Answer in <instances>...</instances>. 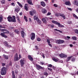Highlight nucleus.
<instances>
[{
  "instance_id": "37998d69",
  "label": "nucleus",
  "mask_w": 78,
  "mask_h": 78,
  "mask_svg": "<svg viewBox=\"0 0 78 78\" xmlns=\"http://www.w3.org/2000/svg\"><path fill=\"white\" fill-rule=\"evenodd\" d=\"M37 41H38V42H40L41 41V38L39 37H38L37 38Z\"/></svg>"
},
{
  "instance_id": "a211bd4d",
  "label": "nucleus",
  "mask_w": 78,
  "mask_h": 78,
  "mask_svg": "<svg viewBox=\"0 0 78 78\" xmlns=\"http://www.w3.org/2000/svg\"><path fill=\"white\" fill-rule=\"evenodd\" d=\"M41 6H43V7H44V6H45L46 5V4L44 2H41Z\"/></svg>"
},
{
  "instance_id": "4c0bfd02",
  "label": "nucleus",
  "mask_w": 78,
  "mask_h": 78,
  "mask_svg": "<svg viewBox=\"0 0 78 78\" xmlns=\"http://www.w3.org/2000/svg\"><path fill=\"white\" fill-rule=\"evenodd\" d=\"M24 19H25L26 22H28V20L27 19V17L26 16H24Z\"/></svg>"
},
{
  "instance_id": "f257e3e1",
  "label": "nucleus",
  "mask_w": 78,
  "mask_h": 78,
  "mask_svg": "<svg viewBox=\"0 0 78 78\" xmlns=\"http://www.w3.org/2000/svg\"><path fill=\"white\" fill-rule=\"evenodd\" d=\"M7 19L8 21L9 22H16V16H13L12 17L10 15L9 16L7 17Z\"/></svg>"
},
{
  "instance_id": "864d4df0",
  "label": "nucleus",
  "mask_w": 78,
  "mask_h": 78,
  "mask_svg": "<svg viewBox=\"0 0 78 78\" xmlns=\"http://www.w3.org/2000/svg\"><path fill=\"white\" fill-rule=\"evenodd\" d=\"M40 64H41V65H44V62H41L40 63Z\"/></svg>"
},
{
  "instance_id": "de8ad7c7",
  "label": "nucleus",
  "mask_w": 78,
  "mask_h": 78,
  "mask_svg": "<svg viewBox=\"0 0 78 78\" xmlns=\"http://www.w3.org/2000/svg\"><path fill=\"white\" fill-rule=\"evenodd\" d=\"M1 2L2 4H4L5 3V0H2L1 1Z\"/></svg>"
},
{
  "instance_id": "ddd939ff",
  "label": "nucleus",
  "mask_w": 78,
  "mask_h": 78,
  "mask_svg": "<svg viewBox=\"0 0 78 78\" xmlns=\"http://www.w3.org/2000/svg\"><path fill=\"white\" fill-rule=\"evenodd\" d=\"M65 4L66 5H68V6H71V4H70V1H69L65 2Z\"/></svg>"
},
{
  "instance_id": "20e7f679",
  "label": "nucleus",
  "mask_w": 78,
  "mask_h": 78,
  "mask_svg": "<svg viewBox=\"0 0 78 78\" xmlns=\"http://www.w3.org/2000/svg\"><path fill=\"white\" fill-rule=\"evenodd\" d=\"M34 20H36L38 24H40L42 23L41 21L38 18V16H34Z\"/></svg>"
},
{
  "instance_id": "72a5a7b5",
  "label": "nucleus",
  "mask_w": 78,
  "mask_h": 78,
  "mask_svg": "<svg viewBox=\"0 0 78 78\" xmlns=\"http://www.w3.org/2000/svg\"><path fill=\"white\" fill-rule=\"evenodd\" d=\"M74 5H76L78 6V2L76 1H75L74 2Z\"/></svg>"
},
{
  "instance_id": "f3484780",
  "label": "nucleus",
  "mask_w": 78,
  "mask_h": 78,
  "mask_svg": "<svg viewBox=\"0 0 78 78\" xmlns=\"http://www.w3.org/2000/svg\"><path fill=\"white\" fill-rule=\"evenodd\" d=\"M27 2L29 5H33V4H32V1H31V0H27Z\"/></svg>"
},
{
  "instance_id": "5fc2aeb1",
  "label": "nucleus",
  "mask_w": 78,
  "mask_h": 78,
  "mask_svg": "<svg viewBox=\"0 0 78 78\" xmlns=\"http://www.w3.org/2000/svg\"><path fill=\"white\" fill-rule=\"evenodd\" d=\"M60 72L62 74H63V73H64V70H62L60 71Z\"/></svg>"
},
{
  "instance_id": "3c124183",
  "label": "nucleus",
  "mask_w": 78,
  "mask_h": 78,
  "mask_svg": "<svg viewBox=\"0 0 78 78\" xmlns=\"http://www.w3.org/2000/svg\"><path fill=\"white\" fill-rule=\"evenodd\" d=\"M48 67H51V68L52 67V65H51V64L48 65Z\"/></svg>"
},
{
  "instance_id": "4d7b16f0",
  "label": "nucleus",
  "mask_w": 78,
  "mask_h": 78,
  "mask_svg": "<svg viewBox=\"0 0 78 78\" xmlns=\"http://www.w3.org/2000/svg\"><path fill=\"white\" fill-rule=\"evenodd\" d=\"M12 6H15V4L14 3L12 2L11 3Z\"/></svg>"
},
{
  "instance_id": "a18cd8bd",
  "label": "nucleus",
  "mask_w": 78,
  "mask_h": 78,
  "mask_svg": "<svg viewBox=\"0 0 78 78\" xmlns=\"http://www.w3.org/2000/svg\"><path fill=\"white\" fill-rule=\"evenodd\" d=\"M67 23H68V24H69V25H71V24H72V21H68L67 22Z\"/></svg>"
},
{
  "instance_id": "393cba45",
  "label": "nucleus",
  "mask_w": 78,
  "mask_h": 78,
  "mask_svg": "<svg viewBox=\"0 0 78 78\" xmlns=\"http://www.w3.org/2000/svg\"><path fill=\"white\" fill-rule=\"evenodd\" d=\"M3 44L5 45V47H6L7 46H8V42L5 41L3 42Z\"/></svg>"
},
{
  "instance_id": "338daca9",
  "label": "nucleus",
  "mask_w": 78,
  "mask_h": 78,
  "mask_svg": "<svg viewBox=\"0 0 78 78\" xmlns=\"http://www.w3.org/2000/svg\"><path fill=\"white\" fill-rule=\"evenodd\" d=\"M9 66H12V62H10L9 63Z\"/></svg>"
},
{
  "instance_id": "7ed1b4c3",
  "label": "nucleus",
  "mask_w": 78,
  "mask_h": 78,
  "mask_svg": "<svg viewBox=\"0 0 78 78\" xmlns=\"http://www.w3.org/2000/svg\"><path fill=\"white\" fill-rule=\"evenodd\" d=\"M6 69L5 67H3L1 70V73L2 75H6Z\"/></svg>"
},
{
  "instance_id": "39448f33",
  "label": "nucleus",
  "mask_w": 78,
  "mask_h": 78,
  "mask_svg": "<svg viewBox=\"0 0 78 78\" xmlns=\"http://www.w3.org/2000/svg\"><path fill=\"white\" fill-rule=\"evenodd\" d=\"M26 62V60H25V58H23V59H21L20 60V64L21 65V67H23V65L25 64V62Z\"/></svg>"
},
{
  "instance_id": "2eb2a0df",
  "label": "nucleus",
  "mask_w": 78,
  "mask_h": 78,
  "mask_svg": "<svg viewBox=\"0 0 78 78\" xmlns=\"http://www.w3.org/2000/svg\"><path fill=\"white\" fill-rule=\"evenodd\" d=\"M4 34H5L3 33H1L0 34L1 36L3 37H5V38H7V36L5 35Z\"/></svg>"
},
{
  "instance_id": "c756f323",
  "label": "nucleus",
  "mask_w": 78,
  "mask_h": 78,
  "mask_svg": "<svg viewBox=\"0 0 78 78\" xmlns=\"http://www.w3.org/2000/svg\"><path fill=\"white\" fill-rule=\"evenodd\" d=\"M3 21V16L2 15H0V22H2Z\"/></svg>"
},
{
  "instance_id": "ea45409f",
  "label": "nucleus",
  "mask_w": 78,
  "mask_h": 78,
  "mask_svg": "<svg viewBox=\"0 0 78 78\" xmlns=\"http://www.w3.org/2000/svg\"><path fill=\"white\" fill-rule=\"evenodd\" d=\"M71 60L72 61H73V62H75V57H73Z\"/></svg>"
},
{
  "instance_id": "c03bdc74",
  "label": "nucleus",
  "mask_w": 78,
  "mask_h": 78,
  "mask_svg": "<svg viewBox=\"0 0 78 78\" xmlns=\"http://www.w3.org/2000/svg\"><path fill=\"white\" fill-rule=\"evenodd\" d=\"M3 33L4 34H9V31L8 30H7V31L5 32H3Z\"/></svg>"
},
{
  "instance_id": "c9c22d12",
  "label": "nucleus",
  "mask_w": 78,
  "mask_h": 78,
  "mask_svg": "<svg viewBox=\"0 0 78 78\" xmlns=\"http://www.w3.org/2000/svg\"><path fill=\"white\" fill-rule=\"evenodd\" d=\"M17 3L18 4V5L20 6V7H21V8H22L23 7V6H22V5L19 2H17Z\"/></svg>"
},
{
  "instance_id": "473e14b6",
  "label": "nucleus",
  "mask_w": 78,
  "mask_h": 78,
  "mask_svg": "<svg viewBox=\"0 0 78 78\" xmlns=\"http://www.w3.org/2000/svg\"><path fill=\"white\" fill-rule=\"evenodd\" d=\"M73 16L74 17H75V18H76L77 19H78V17L75 14H73Z\"/></svg>"
},
{
  "instance_id": "69168bd1",
  "label": "nucleus",
  "mask_w": 78,
  "mask_h": 78,
  "mask_svg": "<svg viewBox=\"0 0 78 78\" xmlns=\"http://www.w3.org/2000/svg\"><path fill=\"white\" fill-rule=\"evenodd\" d=\"M35 48L36 49H37V50L39 48H38V47H37V45L35 46Z\"/></svg>"
},
{
  "instance_id": "5701e85b",
  "label": "nucleus",
  "mask_w": 78,
  "mask_h": 78,
  "mask_svg": "<svg viewBox=\"0 0 78 78\" xmlns=\"http://www.w3.org/2000/svg\"><path fill=\"white\" fill-rule=\"evenodd\" d=\"M19 11H20V9H19V8L18 7H16L15 8V11L16 12H18Z\"/></svg>"
},
{
  "instance_id": "8fccbe9b",
  "label": "nucleus",
  "mask_w": 78,
  "mask_h": 78,
  "mask_svg": "<svg viewBox=\"0 0 78 78\" xmlns=\"http://www.w3.org/2000/svg\"><path fill=\"white\" fill-rule=\"evenodd\" d=\"M7 31V30L6 29H3L1 30L2 32H3V31Z\"/></svg>"
},
{
  "instance_id": "4be33fe9",
  "label": "nucleus",
  "mask_w": 78,
  "mask_h": 78,
  "mask_svg": "<svg viewBox=\"0 0 78 78\" xmlns=\"http://www.w3.org/2000/svg\"><path fill=\"white\" fill-rule=\"evenodd\" d=\"M50 41H53V39H52V38H51L50 39H48L47 40V42L48 44H50Z\"/></svg>"
},
{
  "instance_id": "f8f14e48",
  "label": "nucleus",
  "mask_w": 78,
  "mask_h": 78,
  "mask_svg": "<svg viewBox=\"0 0 78 78\" xmlns=\"http://www.w3.org/2000/svg\"><path fill=\"white\" fill-rule=\"evenodd\" d=\"M21 36L23 38L25 37V36H26V34L23 31H21Z\"/></svg>"
},
{
  "instance_id": "6ab92c4d",
  "label": "nucleus",
  "mask_w": 78,
  "mask_h": 78,
  "mask_svg": "<svg viewBox=\"0 0 78 78\" xmlns=\"http://www.w3.org/2000/svg\"><path fill=\"white\" fill-rule=\"evenodd\" d=\"M42 12L43 14H45L47 12V10L46 9H43L42 10Z\"/></svg>"
},
{
  "instance_id": "423d86ee",
  "label": "nucleus",
  "mask_w": 78,
  "mask_h": 78,
  "mask_svg": "<svg viewBox=\"0 0 78 78\" xmlns=\"http://www.w3.org/2000/svg\"><path fill=\"white\" fill-rule=\"evenodd\" d=\"M35 34L32 33L30 34V39L31 40H34L35 39Z\"/></svg>"
},
{
  "instance_id": "a19ab883",
  "label": "nucleus",
  "mask_w": 78,
  "mask_h": 78,
  "mask_svg": "<svg viewBox=\"0 0 78 78\" xmlns=\"http://www.w3.org/2000/svg\"><path fill=\"white\" fill-rule=\"evenodd\" d=\"M53 60V61H55V62H57L58 61V60L55 58H52Z\"/></svg>"
},
{
  "instance_id": "e2e57ef3",
  "label": "nucleus",
  "mask_w": 78,
  "mask_h": 78,
  "mask_svg": "<svg viewBox=\"0 0 78 78\" xmlns=\"http://www.w3.org/2000/svg\"><path fill=\"white\" fill-rule=\"evenodd\" d=\"M6 65V64L5 63H3L2 64V66H5Z\"/></svg>"
},
{
  "instance_id": "412c9836",
  "label": "nucleus",
  "mask_w": 78,
  "mask_h": 78,
  "mask_svg": "<svg viewBox=\"0 0 78 78\" xmlns=\"http://www.w3.org/2000/svg\"><path fill=\"white\" fill-rule=\"evenodd\" d=\"M72 58V56H70L69 57H68L67 59H66V61L67 62V63H68V61H70V60L71 58Z\"/></svg>"
},
{
  "instance_id": "6e6d98bb",
  "label": "nucleus",
  "mask_w": 78,
  "mask_h": 78,
  "mask_svg": "<svg viewBox=\"0 0 78 78\" xmlns=\"http://www.w3.org/2000/svg\"><path fill=\"white\" fill-rule=\"evenodd\" d=\"M54 6L55 7V8H57V7H58V5H57V4H54Z\"/></svg>"
},
{
  "instance_id": "b1692460",
  "label": "nucleus",
  "mask_w": 78,
  "mask_h": 78,
  "mask_svg": "<svg viewBox=\"0 0 78 78\" xmlns=\"http://www.w3.org/2000/svg\"><path fill=\"white\" fill-rule=\"evenodd\" d=\"M62 13H55V16L57 17H59V16H61Z\"/></svg>"
},
{
  "instance_id": "6e6552de",
  "label": "nucleus",
  "mask_w": 78,
  "mask_h": 78,
  "mask_svg": "<svg viewBox=\"0 0 78 78\" xmlns=\"http://www.w3.org/2000/svg\"><path fill=\"white\" fill-rule=\"evenodd\" d=\"M56 42L57 44H62L64 42V40H58L56 41Z\"/></svg>"
},
{
  "instance_id": "1a4fd4ad",
  "label": "nucleus",
  "mask_w": 78,
  "mask_h": 78,
  "mask_svg": "<svg viewBox=\"0 0 78 78\" xmlns=\"http://www.w3.org/2000/svg\"><path fill=\"white\" fill-rule=\"evenodd\" d=\"M36 11L35 10H33V11H30V16H33L34 14L36 13Z\"/></svg>"
},
{
  "instance_id": "4468645a",
  "label": "nucleus",
  "mask_w": 78,
  "mask_h": 78,
  "mask_svg": "<svg viewBox=\"0 0 78 78\" xmlns=\"http://www.w3.org/2000/svg\"><path fill=\"white\" fill-rule=\"evenodd\" d=\"M28 59L31 61H33V58L31 57V55H29L28 56Z\"/></svg>"
},
{
  "instance_id": "603ef678",
  "label": "nucleus",
  "mask_w": 78,
  "mask_h": 78,
  "mask_svg": "<svg viewBox=\"0 0 78 78\" xmlns=\"http://www.w3.org/2000/svg\"><path fill=\"white\" fill-rule=\"evenodd\" d=\"M51 12H48L47 13V16H50V15H51Z\"/></svg>"
},
{
  "instance_id": "9b49d317",
  "label": "nucleus",
  "mask_w": 78,
  "mask_h": 78,
  "mask_svg": "<svg viewBox=\"0 0 78 78\" xmlns=\"http://www.w3.org/2000/svg\"><path fill=\"white\" fill-rule=\"evenodd\" d=\"M59 56L61 58H67V55H66L64 54H62L59 55Z\"/></svg>"
},
{
  "instance_id": "7c9ffc66",
  "label": "nucleus",
  "mask_w": 78,
  "mask_h": 78,
  "mask_svg": "<svg viewBox=\"0 0 78 78\" xmlns=\"http://www.w3.org/2000/svg\"><path fill=\"white\" fill-rule=\"evenodd\" d=\"M60 16H61V17H62L64 19H66V16H65L64 15V14H61V15H60Z\"/></svg>"
},
{
  "instance_id": "09e8293b",
  "label": "nucleus",
  "mask_w": 78,
  "mask_h": 78,
  "mask_svg": "<svg viewBox=\"0 0 78 78\" xmlns=\"http://www.w3.org/2000/svg\"><path fill=\"white\" fill-rule=\"evenodd\" d=\"M6 47H7L9 48H11V47L12 46H11V45H8V44L7 45V46H6Z\"/></svg>"
},
{
  "instance_id": "bb28decb",
  "label": "nucleus",
  "mask_w": 78,
  "mask_h": 78,
  "mask_svg": "<svg viewBox=\"0 0 78 78\" xmlns=\"http://www.w3.org/2000/svg\"><path fill=\"white\" fill-rule=\"evenodd\" d=\"M16 19H17L18 22L20 23V18L19 16H17L16 17Z\"/></svg>"
},
{
  "instance_id": "774afa93",
  "label": "nucleus",
  "mask_w": 78,
  "mask_h": 78,
  "mask_svg": "<svg viewBox=\"0 0 78 78\" xmlns=\"http://www.w3.org/2000/svg\"><path fill=\"white\" fill-rule=\"evenodd\" d=\"M41 37H44V34H42L40 35Z\"/></svg>"
},
{
  "instance_id": "c85d7f7f",
  "label": "nucleus",
  "mask_w": 78,
  "mask_h": 78,
  "mask_svg": "<svg viewBox=\"0 0 78 78\" xmlns=\"http://www.w3.org/2000/svg\"><path fill=\"white\" fill-rule=\"evenodd\" d=\"M42 21L45 23H47V21H46V19L44 18H43L42 19Z\"/></svg>"
},
{
  "instance_id": "a878e982",
  "label": "nucleus",
  "mask_w": 78,
  "mask_h": 78,
  "mask_svg": "<svg viewBox=\"0 0 78 78\" xmlns=\"http://www.w3.org/2000/svg\"><path fill=\"white\" fill-rule=\"evenodd\" d=\"M12 78H16L15 77V74H14V71H12Z\"/></svg>"
},
{
  "instance_id": "0eeeda50",
  "label": "nucleus",
  "mask_w": 78,
  "mask_h": 78,
  "mask_svg": "<svg viewBox=\"0 0 78 78\" xmlns=\"http://www.w3.org/2000/svg\"><path fill=\"white\" fill-rule=\"evenodd\" d=\"M19 60V57H18V55L16 53L15 55L14 61H17Z\"/></svg>"
},
{
  "instance_id": "aec40b11",
  "label": "nucleus",
  "mask_w": 78,
  "mask_h": 78,
  "mask_svg": "<svg viewBox=\"0 0 78 78\" xmlns=\"http://www.w3.org/2000/svg\"><path fill=\"white\" fill-rule=\"evenodd\" d=\"M25 9L26 11H28V4H26L24 5Z\"/></svg>"
},
{
  "instance_id": "bf43d9fd",
  "label": "nucleus",
  "mask_w": 78,
  "mask_h": 78,
  "mask_svg": "<svg viewBox=\"0 0 78 78\" xmlns=\"http://www.w3.org/2000/svg\"><path fill=\"white\" fill-rule=\"evenodd\" d=\"M59 62H61V63H62L63 62V61L62 60H60L59 61Z\"/></svg>"
},
{
  "instance_id": "052dcab7",
  "label": "nucleus",
  "mask_w": 78,
  "mask_h": 78,
  "mask_svg": "<svg viewBox=\"0 0 78 78\" xmlns=\"http://www.w3.org/2000/svg\"><path fill=\"white\" fill-rule=\"evenodd\" d=\"M48 69L49 70H50V71H51H51H52V69H51V68H48Z\"/></svg>"
},
{
  "instance_id": "2f4dec72",
  "label": "nucleus",
  "mask_w": 78,
  "mask_h": 78,
  "mask_svg": "<svg viewBox=\"0 0 78 78\" xmlns=\"http://www.w3.org/2000/svg\"><path fill=\"white\" fill-rule=\"evenodd\" d=\"M72 39L73 40H74V41H76L77 40V37H76L74 36V37H72Z\"/></svg>"
},
{
  "instance_id": "e433bc0d",
  "label": "nucleus",
  "mask_w": 78,
  "mask_h": 78,
  "mask_svg": "<svg viewBox=\"0 0 78 78\" xmlns=\"http://www.w3.org/2000/svg\"><path fill=\"white\" fill-rule=\"evenodd\" d=\"M1 50H2V51L3 52V53H7V52L5 51V50L3 48H1Z\"/></svg>"
},
{
  "instance_id": "680f3d73",
  "label": "nucleus",
  "mask_w": 78,
  "mask_h": 78,
  "mask_svg": "<svg viewBox=\"0 0 78 78\" xmlns=\"http://www.w3.org/2000/svg\"><path fill=\"white\" fill-rule=\"evenodd\" d=\"M47 54H48V51H46L45 54L46 55V56H47Z\"/></svg>"
},
{
  "instance_id": "cd10ccee",
  "label": "nucleus",
  "mask_w": 78,
  "mask_h": 78,
  "mask_svg": "<svg viewBox=\"0 0 78 78\" xmlns=\"http://www.w3.org/2000/svg\"><path fill=\"white\" fill-rule=\"evenodd\" d=\"M14 32L16 33H17V34H20V32H19V30H18L17 29L15 30L14 31Z\"/></svg>"
},
{
  "instance_id": "49530a36",
  "label": "nucleus",
  "mask_w": 78,
  "mask_h": 78,
  "mask_svg": "<svg viewBox=\"0 0 78 78\" xmlns=\"http://www.w3.org/2000/svg\"><path fill=\"white\" fill-rule=\"evenodd\" d=\"M14 72L16 74L18 73V70H17V69H16L14 70Z\"/></svg>"
},
{
  "instance_id": "79ce46f5",
  "label": "nucleus",
  "mask_w": 78,
  "mask_h": 78,
  "mask_svg": "<svg viewBox=\"0 0 78 78\" xmlns=\"http://www.w3.org/2000/svg\"><path fill=\"white\" fill-rule=\"evenodd\" d=\"M44 75L45 76H48V73L45 72L44 73Z\"/></svg>"
},
{
  "instance_id": "58836bf2",
  "label": "nucleus",
  "mask_w": 78,
  "mask_h": 78,
  "mask_svg": "<svg viewBox=\"0 0 78 78\" xmlns=\"http://www.w3.org/2000/svg\"><path fill=\"white\" fill-rule=\"evenodd\" d=\"M74 32L76 34H78V30L77 29H75L74 30Z\"/></svg>"
},
{
  "instance_id": "f03ea898",
  "label": "nucleus",
  "mask_w": 78,
  "mask_h": 78,
  "mask_svg": "<svg viewBox=\"0 0 78 78\" xmlns=\"http://www.w3.org/2000/svg\"><path fill=\"white\" fill-rule=\"evenodd\" d=\"M52 22L53 23L56 24V25H58V27H61V28H64V25H61V23H58L56 21L52 20Z\"/></svg>"
},
{
  "instance_id": "0e129e2a",
  "label": "nucleus",
  "mask_w": 78,
  "mask_h": 78,
  "mask_svg": "<svg viewBox=\"0 0 78 78\" xmlns=\"http://www.w3.org/2000/svg\"><path fill=\"white\" fill-rule=\"evenodd\" d=\"M44 18H45L44 19H46V20H48V17H44Z\"/></svg>"
},
{
  "instance_id": "13d9d810",
  "label": "nucleus",
  "mask_w": 78,
  "mask_h": 78,
  "mask_svg": "<svg viewBox=\"0 0 78 78\" xmlns=\"http://www.w3.org/2000/svg\"><path fill=\"white\" fill-rule=\"evenodd\" d=\"M67 9L68 10H69V11H72V9L71 8L67 7Z\"/></svg>"
},
{
  "instance_id": "9d476101",
  "label": "nucleus",
  "mask_w": 78,
  "mask_h": 78,
  "mask_svg": "<svg viewBox=\"0 0 78 78\" xmlns=\"http://www.w3.org/2000/svg\"><path fill=\"white\" fill-rule=\"evenodd\" d=\"M36 66L37 70H39V69H43V67L37 64H36Z\"/></svg>"
},
{
  "instance_id": "f704fd0d",
  "label": "nucleus",
  "mask_w": 78,
  "mask_h": 78,
  "mask_svg": "<svg viewBox=\"0 0 78 78\" xmlns=\"http://www.w3.org/2000/svg\"><path fill=\"white\" fill-rule=\"evenodd\" d=\"M9 35L11 37H14V34H13L12 33H11V32L10 33H9Z\"/></svg>"
},
{
  "instance_id": "dca6fc26",
  "label": "nucleus",
  "mask_w": 78,
  "mask_h": 78,
  "mask_svg": "<svg viewBox=\"0 0 78 78\" xmlns=\"http://www.w3.org/2000/svg\"><path fill=\"white\" fill-rule=\"evenodd\" d=\"M3 56L4 58H5V59L7 60L8 59V56L6 55H5L4 54L3 55Z\"/></svg>"
}]
</instances>
